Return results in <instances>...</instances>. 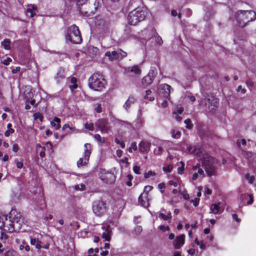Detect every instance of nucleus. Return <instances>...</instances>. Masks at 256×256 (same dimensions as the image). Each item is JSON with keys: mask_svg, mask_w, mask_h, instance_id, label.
<instances>
[{"mask_svg": "<svg viewBox=\"0 0 256 256\" xmlns=\"http://www.w3.org/2000/svg\"><path fill=\"white\" fill-rule=\"evenodd\" d=\"M196 244L200 246V248L202 250H204L206 246L205 244L202 242L198 240V239H196L195 240Z\"/></svg>", "mask_w": 256, "mask_h": 256, "instance_id": "nucleus-43", "label": "nucleus"}, {"mask_svg": "<svg viewBox=\"0 0 256 256\" xmlns=\"http://www.w3.org/2000/svg\"><path fill=\"white\" fill-rule=\"evenodd\" d=\"M89 87L94 90L100 91L103 88L106 81L102 76L98 73H94L88 78Z\"/></svg>", "mask_w": 256, "mask_h": 256, "instance_id": "nucleus-4", "label": "nucleus"}, {"mask_svg": "<svg viewBox=\"0 0 256 256\" xmlns=\"http://www.w3.org/2000/svg\"><path fill=\"white\" fill-rule=\"evenodd\" d=\"M114 226V222L112 221H108L104 223L102 226V238L106 241H110L111 239L112 226Z\"/></svg>", "mask_w": 256, "mask_h": 256, "instance_id": "nucleus-9", "label": "nucleus"}, {"mask_svg": "<svg viewBox=\"0 0 256 256\" xmlns=\"http://www.w3.org/2000/svg\"><path fill=\"white\" fill-rule=\"evenodd\" d=\"M170 89L171 86L166 84H162L158 87L160 94L167 99H168L170 97Z\"/></svg>", "mask_w": 256, "mask_h": 256, "instance_id": "nucleus-16", "label": "nucleus"}, {"mask_svg": "<svg viewBox=\"0 0 256 256\" xmlns=\"http://www.w3.org/2000/svg\"><path fill=\"white\" fill-rule=\"evenodd\" d=\"M163 148L161 146H158V149H156L154 151V152L156 155H160L162 152Z\"/></svg>", "mask_w": 256, "mask_h": 256, "instance_id": "nucleus-56", "label": "nucleus"}, {"mask_svg": "<svg viewBox=\"0 0 256 256\" xmlns=\"http://www.w3.org/2000/svg\"><path fill=\"white\" fill-rule=\"evenodd\" d=\"M200 198H196L194 200H192L191 202L193 204V205L194 206H198L199 204Z\"/></svg>", "mask_w": 256, "mask_h": 256, "instance_id": "nucleus-57", "label": "nucleus"}, {"mask_svg": "<svg viewBox=\"0 0 256 256\" xmlns=\"http://www.w3.org/2000/svg\"><path fill=\"white\" fill-rule=\"evenodd\" d=\"M192 170H197V172H195L192 174V180L194 181L199 178L200 177H203L204 175V171L202 168H200V164H197L196 166H192Z\"/></svg>", "mask_w": 256, "mask_h": 256, "instance_id": "nucleus-17", "label": "nucleus"}, {"mask_svg": "<svg viewBox=\"0 0 256 256\" xmlns=\"http://www.w3.org/2000/svg\"><path fill=\"white\" fill-rule=\"evenodd\" d=\"M78 5L80 12L89 16L95 14L99 6L98 0H78Z\"/></svg>", "mask_w": 256, "mask_h": 256, "instance_id": "nucleus-2", "label": "nucleus"}, {"mask_svg": "<svg viewBox=\"0 0 256 256\" xmlns=\"http://www.w3.org/2000/svg\"><path fill=\"white\" fill-rule=\"evenodd\" d=\"M142 230V227L140 226H137L134 228V232L136 234H139Z\"/></svg>", "mask_w": 256, "mask_h": 256, "instance_id": "nucleus-51", "label": "nucleus"}, {"mask_svg": "<svg viewBox=\"0 0 256 256\" xmlns=\"http://www.w3.org/2000/svg\"><path fill=\"white\" fill-rule=\"evenodd\" d=\"M130 72L134 73L136 74H140L141 73V70L138 66H134L131 68Z\"/></svg>", "mask_w": 256, "mask_h": 256, "instance_id": "nucleus-34", "label": "nucleus"}, {"mask_svg": "<svg viewBox=\"0 0 256 256\" xmlns=\"http://www.w3.org/2000/svg\"><path fill=\"white\" fill-rule=\"evenodd\" d=\"M20 248L21 250H24L26 252H28L30 250V247L28 245L26 246H20Z\"/></svg>", "mask_w": 256, "mask_h": 256, "instance_id": "nucleus-59", "label": "nucleus"}, {"mask_svg": "<svg viewBox=\"0 0 256 256\" xmlns=\"http://www.w3.org/2000/svg\"><path fill=\"white\" fill-rule=\"evenodd\" d=\"M232 218L233 220H235L236 222V224H234V226L236 228L238 227L241 222L240 218H238V216L236 214H232Z\"/></svg>", "mask_w": 256, "mask_h": 256, "instance_id": "nucleus-38", "label": "nucleus"}, {"mask_svg": "<svg viewBox=\"0 0 256 256\" xmlns=\"http://www.w3.org/2000/svg\"><path fill=\"white\" fill-rule=\"evenodd\" d=\"M34 118L35 120H38L40 122H42L43 116L40 112H36L34 114Z\"/></svg>", "mask_w": 256, "mask_h": 256, "instance_id": "nucleus-39", "label": "nucleus"}, {"mask_svg": "<svg viewBox=\"0 0 256 256\" xmlns=\"http://www.w3.org/2000/svg\"><path fill=\"white\" fill-rule=\"evenodd\" d=\"M137 145L136 142H132L130 144V146L128 149L129 152H132V150H137Z\"/></svg>", "mask_w": 256, "mask_h": 256, "instance_id": "nucleus-42", "label": "nucleus"}, {"mask_svg": "<svg viewBox=\"0 0 256 256\" xmlns=\"http://www.w3.org/2000/svg\"><path fill=\"white\" fill-rule=\"evenodd\" d=\"M14 130L13 128H9L8 129L4 132V136L6 137H8L10 134L14 133Z\"/></svg>", "mask_w": 256, "mask_h": 256, "instance_id": "nucleus-50", "label": "nucleus"}, {"mask_svg": "<svg viewBox=\"0 0 256 256\" xmlns=\"http://www.w3.org/2000/svg\"><path fill=\"white\" fill-rule=\"evenodd\" d=\"M158 188L160 190L161 193L164 192V189L165 188V184L164 182L160 183L158 184Z\"/></svg>", "mask_w": 256, "mask_h": 256, "instance_id": "nucleus-54", "label": "nucleus"}, {"mask_svg": "<svg viewBox=\"0 0 256 256\" xmlns=\"http://www.w3.org/2000/svg\"><path fill=\"white\" fill-rule=\"evenodd\" d=\"M171 14L173 16H178L179 18H180V12L178 13L176 10H172L171 12Z\"/></svg>", "mask_w": 256, "mask_h": 256, "instance_id": "nucleus-60", "label": "nucleus"}, {"mask_svg": "<svg viewBox=\"0 0 256 256\" xmlns=\"http://www.w3.org/2000/svg\"><path fill=\"white\" fill-rule=\"evenodd\" d=\"M98 129L104 134L108 132V128L106 125V122L103 120H99L96 123Z\"/></svg>", "mask_w": 256, "mask_h": 256, "instance_id": "nucleus-22", "label": "nucleus"}, {"mask_svg": "<svg viewBox=\"0 0 256 256\" xmlns=\"http://www.w3.org/2000/svg\"><path fill=\"white\" fill-rule=\"evenodd\" d=\"M184 124H186V128L188 129H191L192 127V124L190 119L188 118L184 120Z\"/></svg>", "mask_w": 256, "mask_h": 256, "instance_id": "nucleus-44", "label": "nucleus"}, {"mask_svg": "<svg viewBox=\"0 0 256 256\" xmlns=\"http://www.w3.org/2000/svg\"><path fill=\"white\" fill-rule=\"evenodd\" d=\"M94 110L98 113L101 112H102L101 104H96L95 105Z\"/></svg>", "mask_w": 256, "mask_h": 256, "instance_id": "nucleus-49", "label": "nucleus"}, {"mask_svg": "<svg viewBox=\"0 0 256 256\" xmlns=\"http://www.w3.org/2000/svg\"><path fill=\"white\" fill-rule=\"evenodd\" d=\"M10 220L13 224H15V226L16 229H20L21 226L23 223V220L22 218V216L20 213L17 212L15 210H12L10 213Z\"/></svg>", "mask_w": 256, "mask_h": 256, "instance_id": "nucleus-14", "label": "nucleus"}, {"mask_svg": "<svg viewBox=\"0 0 256 256\" xmlns=\"http://www.w3.org/2000/svg\"><path fill=\"white\" fill-rule=\"evenodd\" d=\"M60 119L55 117L52 121L50 122L51 126L54 128L56 130H58L60 128Z\"/></svg>", "mask_w": 256, "mask_h": 256, "instance_id": "nucleus-26", "label": "nucleus"}, {"mask_svg": "<svg viewBox=\"0 0 256 256\" xmlns=\"http://www.w3.org/2000/svg\"><path fill=\"white\" fill-rule=\"evenodd\" d=\"M99 176L101 180L107 184H112L116 180L114 174L106 171L105 169H100Z\"/></svg>", "mask_w": 256, "mask_h": 256, "instance_id": "nucleus-13", "label": "nucleus"}, {"mask_svg": "<svg viewBox=\"0 0 256 256\" xmlns=\"http://www.w3.org/2000/svg\"><path fill=\"white\" fill-rule=\"evenodd\" d=\"M65 78L64 70H60L56 74L55 79L58 84H60L62 82Z\"/></svg>", "mask_w": 256, "mask_h": 256, "instance_id": "nucleus-24", "label": "nucleus"}, {"mask_svg": "<svg viewBox=\"0 0 256 256\" xmlns=\"http://www.w3.org/2000/svg\"><path fill=\"white\" fill-rule=\"evenodd\" d=\"M138 202L144 208H148V193L146 192L144 194H141L138 197Z\"/></svg>", "mask_w": 256, "mask_h": 256, "instance_id": "nucleus-20", "label": "nucleus"}, {"mask_svg": "<svg viewBox=\"0 0 256 256\" xmlns=\"http://www.w3.org/2000/svg\"><path fill=\"white\" fill-rule=\"evenodd\" d=\"M187 150L189 152L198 156L202 162L206 172L209 176L216 174L219 163L215 158L210 156L200 148H196L189 145L187 146Z\"/></svg>", "mask_w": 256, "mask_h": 256, "instance_id": "nucleus-1", "label": "nucleus"}, {"mask_svg": "<svg viewBox=\"0 0 256 256\" xmlns=\"http://www.w3.org/2000/svg\"><path fill=\"white\" fill-rule=\"evenodd\" d=\"M220 204V203H218V204H212L210 207V213H213L214 214H216L220 210V206L219 205Z\"/></svg>", "mask_w": 256, "mask_h": 256, "instance_id": "nucleus-29", "label": "nucleus"}, {"mask_svg": "<svg viewBox=\"0 0 256 256\" xmlns=\"http://www.w3.org/2000/svg\"><path fill=\"white\" fill-rule=\"evenodd\" d=\"M14 163L16 164L18 168H22L24 166L22 160L18 161V159H16L14 160Z\"/></svg>", "mask_w": 256, "mask_h": 256, "instance_id": "nucleus-45", "label": "nucleus"}, {"mask_svg": "<svg viewBox=\"0 0 256 256\" xmlns=\"http://www.w3.org/2000/svg\"><path fill=\"white\" fill-rule=\"evenodd\" d=\"M1 44L4 49L9 50L10 48V40L9 39H5L1 42Z\"/></svg>", "mask_w": 256, "mask_h": 256, "instance_id": "nucleus-31", "label": "nucleus"}, {"mask_svg": "<svg viewBox=\"0 0 256 256\" xmlns=\"http://www.w3.org/2000/svg\"><path fill=\"white\" fill-rule=\"evenodd\" d=\"M12 61V60L10 58H7L6 59H5L4 62H3V64H4V65H8L10 64V62Z\"/></svg>", "mask_w": 256, "mask_h": 256, "instance_id": "nucleus-64", "label": "nucleus"}, {"mask_svg": "<svg viewBox=\"0 0 256 256\" xmlns=\"http://www.w3.org/2000/svg\"><path fill=\"white\" fill-rule=\"evenodd\" d=\"M158 216L160 218L162 219L163 220H166L170 218L171 212H166V214L160 212Z\"/></svg>", "mask_w": 256, "mask_h": 256, "instance_id": "nucleus-33", "label": "nucleus"}, {"mask_svg": "<svg viewBox=\"0 0 256 256\" xmlns=\"http://www.w3.org/2000/svg\"><path fill=\"white\" fill-rule=\"evenodd\" d=\"M154 38H155V40L156 41V42L158 45H161L162 44V38L160 36H157V35H156L155 36H154Z\"/></svg>", "mask_w": 256, "mask_h": 256, "instance_id": "nucleus-52", "label": "nucleus"}, {"mask_svg": "<svg viewBox=\"0 0 256 256\" xmlns=\"http://www.w3.org/2000/svg\"><path fill=\"white\" fill-rule=\"evenodd\" d=\"M160 229L164 232L169 230V227L166 226L162 225L160 226Z\"/></svg>", "mask_w": 256, "mask_h": 256, "instance_id": "nucleus-61", "label": "nucleus"}, {"mask_svg": "<svg viewBox=\"0 0 256 256\" xmlns=\"http://www.w3.org/2000/svg\"><path fill=\"white\" fill-rule=\"evenodd\" d=\"M242 155L246 159H247L249 163L252 162L254 160V154L251 152L244 151L242 152Z\"/></svg>", "mask_w": 256, "mask_h": 256, "instance_id": "nucleus-27", "label": "nucleus"}, {"mask_svg": "<svg viewBox=\"0 0 256 256\" xmlns=\"http://www.w3.org/2000/svg\"><path fill=\"white\" fill-rule=\"evenodd\" d=\"M153 80H154L147 74L142 78V83L144 86H147L150 84Z\"/></svg>", "mask_w": 256, "mask_h": 256, "instance_id": "nucleus-30", "label": "nucleus"}, {"mask_svg": "<svg viewBox=\"0 0 256 256\" xmlns=\"http://www.w3.org/2000/svg\"><path fill=\"white\" fill-rule=\"evenodd\" d=\"M94 138L98 142H104V138H102L98 134H96L94 135Z\"/></svg>", "mask_w": 256, "mask_h": 256, "instance_id": "nucleus-53", "label": "nucleus"}, {"mask_svg": "<svg viewBox=\"0 0 256 256\" xmlns=\"http://www.w3.org/2000/svg\"><path fill=\"white\" fill-rule=\"evenodd\" d=\"M172 136L174 138H180L181 132L179 130H171Z\"/></svg>", "mask_w": 256, "mask_h": 256, "instance_id": "nucleus-35", "label": "nucleus"}, {"mask_svg": "<svg viewBox=\"0 0 256 256\" xmlns=\"http://www.w3.org/2000/svg\"><path fill=\"white\" fill-rule=\"evenodd\" d=\"M157 70L155 67H152L148 75L153 80L157 75Z\"/></svg>", "mask_w": 256, "mask_h": 256, "instance_id": "nucleus-32", "label": "nucleus"}, {"mask_svg": "<svg viewBox=\"0 0 256 256\" xmlns=\"http://www.w3.org/2000/svg\"><path fill=\"white\" fill-rule=\"evenodd\" d=\"M67 129H69L70 130H74L75 128L72 126H70L68 124H66L62 126V130L66 132V133L69 132L67 130Z\"/></svg>", "mask_w": 256, "mask_h": 256, "instance_id": "nucleus-37", "label": "nucleus"}, {"mask_svg": "<svg viewBox=\"0 0 256 256\" xmlns=\"http://www.w3.org/2000/svg\"><path fill=\"white\" fill-rule=\"evenodd\" d=\"M134 172L136 174H140V166H135L133 168Z\"/></svg>", "mask_w": 256, "mask_h": 256, "instance_id": "nucleus-58", "label": "nucleus"}, {"mask_svg": "<svg viewBox=\"0 0 256 256\" xmlns=\"http://www.w3.org/2000/svg\"><path fill=\"white\" fill-rule=\"evenodd\" d=\"M74 188L76 190H84L86 188V186L84 184H76L74 186Z\"/></svg>", "mask_w": 256, "mask_h": 256, "instance_id": "nucleus-40", "label": "nucleus"}, {"mask_svg": "<svg viewBox=\"0 0 256 256\" xmlns=\"http://www.w3.org/2000/svg\"><path fill=\"white\" fill-rule=\"evenodd\" d=\"M235 19L238 25L244 28L256 19V13L254 10H238L235 14Z\"/></svg>", "mask_w": 256, "mask_h": 256, "instance_id": "nucleus-3", "label": "nucleus"}, {"mask_svg": "<svg viewBox=\"0 0 256 256\" xmlns=\"http://www.w3.org/2000/svg\"><path fill=\"white\" fill-rule=\"evenodd\" d=\"M0 228L5 232H12L16 229L10 218L4 214H0Z\"/></svg>", "mask_w": 256, "mask_h": 256, "instance_id": "nucleus-7", "label": "nucleus"}, {"mask_svg": "<svg viewBox=\"0 0 256 256\" xmlns=\"http://www.w3.org/2000/svg\"><path fill=\"white\" fill-rule=\"evenodd\" d=\"M37 6L34 4H28L26 10V14L27 16L32 18L36 14Z\"/></svg>", "mask_w": 256, "mask_h": 256, "instance_id": "nucleus-19", "label": "nucleus"}, {"mask_svg": "<svg viewBox=\"0 0 256 256\" xmlns=\"http://www.w3.org/2000/svg\"><path fill=\"white\" fill-rule=\"evenodd\" d=\"M218 99L212 94L208 95L204 100L206 108L209 112L216 110L218 106Z\"/></svg>", "mask_w": 256, "mask_h": 256, "instance_id": "nucleus-12", "label": "nucleus"}, {"mask_svg": "<svg viewBox=\"0 0 256 256\" xmlns=\"http://www.w3.org/2000/svg\"><path fill=\"white\" fill-rule=\"evenodd\" d=\"M66 39L74 44H80L82 42L78 28L74 24L68 27L66 34Z\"/></svg>", "mask_w": 256, "mask_h": 256, "instance_id": "nucleus-5", "label": "nucleus"}, {"mask_svg": "<svg viewBox=\"0 0 256 256\" xmlns=\"http://www.w3.org/2000/svg\"><path fill=\"white\" fill-rule=\"evenodd\" d=\"M156 175V173L153 172L152 170H149L148 172H146L144 174V177L146 178H149L150 176H154Z\"/></svg>", "mask_w": 256, "mask_h": 256, "instance_id": "nucleus-46", "label": "nucleus"}, {"mask_svg": "<svg viewBox=\"0 0 256 256\" xmlns=\"http://www.w3.org/2000/svg\"><path fill=\"white\" fill-rule=\"evenodd\" d=\"M146 17L145 12L140 8H138L130 12L128 16V23L132 26H135L143 20Z\"/></svg>", "mask_w": 256, "mask_h": 256, "instance_id": "nucleus-6", "label": "nucleus"}, {"mask_svg": "<svg viewBox=\"0 0 256 256\" xmlns=\"http://www.w3.org/2000/svg\"><path fill=\"white\" fill-rule=\"evenodd\" d=\"M105 56L110 61L120 60L127 56V53L121 49H118L116 50L106 52Z\"/></svg>", "mask_w": 256, "mask_h": 256, "instance_id": "nucleus-10", "label": "nucleus"}, {"mask_svg": "<svg viewBox=\"0 0 256 256\" xmlns=\"http://www.w3.org/2000/svg\"><path fill=\"white\" fill-rule=\"evenodd\" d=\"M85 128L86 129L88 130H94V124H93V123H90V124L86 123L85 124Z\"/></svg>", "mask_w": 256, "mask_h": 256, "instance_id": "nucleus-55", "label": "nucleus"}, {"mask_svg": "<svg viewBox=\"0 0 256 256\" xmlns=\"http://www.w3.org/2000/svg\"><path fill=\"white\" fill-rule=\"evenodd\" d=\"M136 99L134 96H130L124 104V108L128 110L130 106L135 103Z\"/></svg>", "mask_w": 256, "mask_h": 256, "instance_id": "nucleus-25", "label": "nucleus"}, {"mask_svg": "<svg viewBox=\"0 0 256 256\" xmlns=\"http://www.w3.org/2000/svg\"><path fill=\"white\" fill-rule=\"evenodd\" d=\"M19 150L18 146L17 144H14L12 146V150L14 152H18Z\"/></svg>", "mask_w": 256, "mask_h": 256, "instance_id": "nucleus-62", "label": "nucleus"}, {"mask_svg": "<svg viewBox=\"0 0 256 256\" xmlns=\"http://www.w3.org/2000/svg\"><path fill=\"white\" fill-rule=\"evenodd\" d=\"M246 141L244 139H242L241 140H237V144L238 145V146H240L241 144L242 145H244L246 144Z\"/></svg>", "mask_w": 256, "mask_h": 256, "instance_id": "nucleus-63", "label": "nucleus"}, {"mask_svg": "<svg viewBox=\"0 0 256 256\" xmlns=\"http://www.w3.org/2000/svg\"><path fill=\"white\" fill-rule=\"evenodd\" d=\"M240 200L244 204L246 202L250 205L253 202V197L252 194H245L240 196Z\"/></svg>", "mask_w": 256, "mask_h": 256, "instance_id": "nucleus-23", "label": "nucleus"}, {"mask_svg": "<svg viewBox=\"0 0 256 256\" xmlns=\"http://www.w3.org/2000/svg\"><path fill=\"white\" fill-rule=\"evenodd\" d=\"M182 166L178 168V172L180 174H182L184 172V164L182 162H180Z\"/></svg>", "mask_w": 256, "mask_h": 256, "instance_id": "nucleus-47", "label": "nucleus"}, {"mask_svg": "<svg viewBox=\"0 0 256 256\" xmlns=\"http://www.w3.org/2000/svg\"><path fill=\"white\" fill-rule=\"evenodd\" d=\"M185 236L182 234L176 236L173 242V246L176 249L180 248L184 244Z\"/></svg>", "mask_w": 256, "mask_h": 256, "instance_id": "nucleus-18", "label": "nucleus"}, {"mask_svg": "<svg viewBox=\"0 0 256 256\" xmlns=\"http://www.w3.org/2000/svg\"><path fill=\"white\" fill-rule=\"evenodd\" d=\"M92 211L97 216H102L106 210V202L100 200L94 201L92 206Z\"/></svg>", "mask_w": 256, "mask_h": 256, "instance_id": "nucleus-8", "label": "nucleus"}, {"mask_svg": "<svg viewBox=\"0 0 256 256\" xmlns=\"http://www.w3.org/2000/svg\"><path fill=\"white\" fill-rule=\"evenodd\" d=\"M30 244L38 249L42 248L41 242L38 238H31Z\"/></svg>", "mask_w": 256, "mask_h": 256, "instance_id": "nucleus-28", "label": "nucleus"}, {"mask_svg": "<svg viewBox=\"0 0 256 256\" xmlns=\"http://www.w3.org/2000/svg\"><path fill=\"white\" fill-rule=\"evenodd\" d=\"M246 180L250 184H252L254 180V177L253 176H250L248 174L246 175Z\"/></svg>", "mask_w": 256, "mask_h": 256, "instance_id": "nucleus-48", "label": "nucleus"}, {"mask_svg": "<svg viewBox=\"0 0 256 256\" xmlns=\"http://www.w3.org/2000/svg\"><path fill=\"white\" fill-rule=\"evenodd\" d=\"M172 168H173L172 165L170 164L166 166H163L162 170L165 172H170L172 171Z\"/></svg>", "mask_w": 256, "mask_h": 256, "instance_id": "nucleus-41", "label": "nucleus"}, {"mask_svg": "<svg viewBox=\"0 0 256 256\" xmlns=\"http://www.w3.org/2000/svg\"><path fill=\"white\" fill-rule=\"evenodd\" d=\"M150 142L146 140H142L139 144V150L142 152H148L150 150Z\"/></svg>", "mask_w": 256, "mask_h": 256, "instance_id": "nucleus-21", "label": "nucleus"}, {"mask_svg": "<svg viewBox=\"0 0 256 256\" xmlns=\"http://www.w3.org/2000/svg\"><path fill=\"white\" fill-rule=\"evenodd\" d=\"M141 35L145 40L148 41L153 38L158 34L154 28L150 27L142 30Z\"/></svg>", "mask_w": 256, "mask_h": 256, "instance_id": "nucleus-15", "label": "nucleus"}, {"mask_svg": "<svg viewBox=\"0 0 256 256\" xmlns=\"http://www.w3.org/2000/svg\"><path fill=\"white\" fill-rule=\"evenodd\" d=\"M144 124V120L142 118H138L136 120V126L137 128H141Z\"/></svg>", "mask_w": 256, "mask_h": 256, "instance_id": "nucleus-36", "label": "nucleus"}, {"mask_svg": "<svg viewBox=\"0 0 256 256\" xmlns=\"http://www.w3.org/2000/svg\"><path fill=\"white\" fill-rule=\"evenodd\" d=\"M84 148L82 157L77 162V166L78 168L85 166L88 163L91 154V145L90 144H85Z\"/></svg>", "mask_w": 256, "mask_h": 256, "instance_id": "nucleus-11", "label": "nucleus"}]
</instances>
